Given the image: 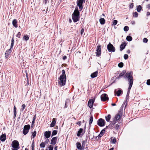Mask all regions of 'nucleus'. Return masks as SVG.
I'll return each instance as SVG.
<instances>
[{
	"label": "nucleus",
	"instance_id": "nucleus-48",
	"mask_svg": "<svg viewBox=\"0 0 150 150\" xmlns=\"http://www.w3.org/2000/svg\"><path fill=\"white\" fill-rule=\"evenodd\" d=\"M130 89H129V87L128 88V91L127 93V97L128 96H129V93L130 92Z\"/></svg>",
	"mask_w": 150,
	"mask_h": 150
},
{
	"label": "nucleus",
	"instance_id": "nucleus-5",
	"mask_svg": "<svg viewBox=\"0 0 150 150\" xmlns=\"http://www.w3.org/2000/svg\"><path fill=\"white\" fill-rule=\"evenodd\" d=\"M84 2L83 0H77L76 3L77 4V6L79 7L80 11H81L83 8V3Z\"/></svg>",
	"mask_w": 150,
	"mask_h": 150
},
{
	"label": "nucleus",
	"instance_id": "nucleus-55",
	"mask_svg": "<svg viewBox=\"0 0 150 150\" xmlns=\"http://www.w3.org/2000/svg\"><path fill=\"white\" fill-rule=\"evenodd\" d=\"M131 23L132 24V25H134L135 24V21H132L131 22Z\"/></svg>",
	"mask_w": 150,
	"mask_h": 150
},
{
	"label": "nucleus",
	"instance_id": "nucleus-32",
	"mask_svg": "<svg viewBox=\"0 0 150 150\" xmlns=\"http://www.w3.org/2000/svg\"><path fill=\"white\" fill-rule=\"evenodd\" d=\"M117 23V20H114L112 22V25L114 26L116 25Z\"/></svg>",
	"mask_w": 150,
	"mask_h": 150
},
{
	"label": "nucleus",
	"instance_id": "nucleus-9",
	"mask_svg": "<svg viewBox=\"0 0 150 150\" xmlns=\"http://www.w3.org/2000/svg\"><path fill=\"white\" fill-rule=\"evenodd\" d=\"M105 124V121L102 118L100 119L98 121L97 124L100 127H102L104 126Z\"/></svg>",
	"mask_w": 150,
	"mask_h": 150
},
{
	"label": "nucleus",
	"instance_id": "nucleus-30",
	"mask_svg": "<svg viewBox=\"0 0 150 150\" xmlns=\"http://www.w3.org/2000/svg\"><path fill=\"white\" fill-rule=\"evenodd\" d=\"M93 120V116L92 115L90 119L89 125H90L92 123Z\"/></svg>",
	"mask_w": 150,
	"mask_h": 150
},
{
	"label": "nucleus",
	"instance_id": "nucleus-18",
	"mask_svg": "<svg viewBox=\"0 0 150 150\" xmlns=\"http://www.w3.org/2000/svg\"><path fill=\"white\" fill-rule=\"evenodd\" d=\"M6 136L5 134H3L0 137V139L1 141L4 142L6 140Z\"/></svg>",
	"mask_w": 150,
	"mask_h": 150
},
{
	"label": "nucleus",
	"instance_id": "nucleus-45",
	"mask_svg": "<svg viewBox=\"0 0 150 150\" xmlns=\"http://www.w3.org/2000/svg\"><path fill=\"white\" fill-rule=\"evenodd\" d=\"M21 35V33L20 32H19L16 36V37H18L19 38H20Z\"/></svg>",
	"mask_w": 150,
	"mask_h": 150
},
{
	"label": "nucleus",
	"instance_id": "nucleus-62",
	"mask_svg": "<svg viewBox=\"0 0 150 150\" xmlns=\"http://www.w3.org/2000/svg\"><path fill=\"white\" fill-rule=\"evenodd\" d=\"M57 148H58V146H56L54 148V150H57Z\"/></svg>",
	"mask_w": 150,
	"mask_h": 150
},
{
	"label": "nucleus",
	"instance_id": "nucleus-43",
	"mask_svg": "<svg viewBox=\"0 0 150 150\" xmlns=\"http://www.w3.org/2000/svg\"><path fill=\"white\" fill-rule=\"evenodd\" d=\"M120 125H119V123H118V124H117L115 125V129H118Z\"/></svg>",
	"mask_w": 150,
	"mask_h": 150
},
{
	"label": "nucleus",
	"instance_id": "nucleus-3",
	"mask_svg": "<svg viewBox=\"0 0 150 150\" xmlns=\"http://www.w3.org/2000/svg\"><path fill=\"white\" fill-rule=\"evenodd\" d=\"M79 12L78 8L76 7L72 15V19L74 22H76L79 21Z\"/></svg>",
	"mask_w": 150,
	"mask_h": 150
},
{
	"label": "nucleus",
	"instance_id": "nucleus-33",
	"mask_svg": "<svg viewBox=\"0 0 150 150\" xmlns=\"http://www.w3.org/2000/svg\"><path fill=\"white\" fill-rule=\"evenodd\" d=\"M57 133V130H54L52 133V136L56 135Z\"/></svg>",
	"mask_w": 150,
	"mask_h": 150
},
{
	"label": "nucleus",
	"instance_id": "nucleus-51",
	"mask_svg": "<svg viewBox=\"0 0 150 150\" xmlns=\"http://www.w3.org/2000/svg\"><path fill=\"white\" fill-rule=\"evenodd\" d=\"M84 29L83 28H82L81 31V34L82 35L83 34V33L84 32Z\"/></svg>",
	"mask_w": 150,
	"mask_h": 150
},
{
	"label": "nucleus",
	"instance_id": "nucleus-61",
	"mask_svg": "<svg viewBox=\"0 0 150 150\" xmlns=\"http://www.w3.org/2000/svg\"><path fill=\"white\" fill-rule=\"evenodd\" d=\"M127 53H128V54H129V53H130V50H128L127 51Z\"/></svg>",
	"mask_w": 150,
	"mask_h": 150
},
{
	"label": "nucleus",
	"instance_id": "nucleus-24",
	"mask_svg": "<svg viewBox=\"0 0 150 150\" xmlns=\"http://www.w3.org/2000/svg\"><path fill=\"white\" fill-rule=\"evenodd\" d=\"M125 46V45L124 44H122L120 45V50L122 51L123 50Z\"/></svg>",
	"mask_w": 150,
	"mask_h": 150
},
{
	"label": "nucleus",
	"instance_id": "nucleus-52",
	"mask_svg": "<svg viewBox=\"0 0 150 150\" xmlns=\"http://www.w3.org/2000/svg\"><path fill=\"white\" fill-rule=\"evenodd\" d=\"M146 8L148 9H150V4H148L146 6Z\"/></svg>",
	"mask_w": 150,
	"mask_h": 150
},
{
	"label": "nucleus",
	"instance_id": "nucleus-8",
	"mask_svg": "<svg viewBox=\"0 0 150 150\" xmlns=\"http://www.w3.org/2000/svg\"><path fill=\"white\" fill-rule=\"evenodd\" d=\"M30 126L29 125H25L24 127L23 130V133L24 135H26L28 132Z\"/></svg>",
	"mask_w": 150,
	"mask_h": 150
},
{
	"label": "nucleus",
	"instance_id": "nucleus-6",
	"mask_svg": "<svg viewBox=\"0 0 150 150\" xmlns=\"http://www.w3.org/2000/svg\"><path fill=\"white\" fill-rule=\"evenodd\" d=\"M107 49L109 52H114L115 50V47L113 46L110 43H109L107 45Z\"/></svg>",
	"mask_w": 150,
	"mask_h": 150
},
{
	"label": "nucleus",
	"instance_id": "nucleus-44",
	"mask_svg": "<svg viewBox=\"0 0 150 150\" xmlns=\"http://www.w3.org/2000/svg\"><path fill=\"white\" fill-rule=\"evenodd\" d=\"M36 131H34L32 134V136L33 137V138H34L36 136Z\"/></svg>",
	"mask_w": 150,
	"mask_h": 150
},
{
	"label": "nucleus",
	"instance_id": "nucleus-2",
	"mask_svg": "<svg viewBox=\"0 0 150 150\" xmlns=\"http://www.w3.org/2000/svg\"><path fill=\"white\" fill-rule=\"evenodd\" d=\"M60 81H59V84L60 86H62L65 85L66 77L65 75V71L63 70L62 71V74L59 78Z\"/></svg>",
	"mask_w": 150,
	"mask_h": 150
},
{
	"label": "nucleus",
	"instance_id": "nucleus-35",
	"mask_svg": "<svg viewBox=\"0 0 150 150\" xmlns=\"http://www.w3.org/2000/svg\"><path fill=\"white\" fill-rule=\"evenodd\" d=\"M129 27L127 26H125L124 28V30L125 31H127L129 30Z\"/></svg>",
	"mask_w": 150,
	"mask_h": 150
},
{
	"label": "nucleus",
	"instance_id": "nucleus-47",
	"mask_svg": "<svg viewBox=\"0 0 150 150\" xmlns=\"http://www.w3.org/2000/svg\"><path fill=\"white\" fill-rule=\"evenodd\" d=\"M147 41H148V39L146 38H144L143 39V42H144L146 43V42H147Z\"/></svg>",
	"mask_w": 150,
	"mask_h": 150
},
{
	"label": "nucleus",
	"instance_id": "nucleus-16",
	"mask_svg": "<svg viewBox=\"0 0 150 150\" xmlns=\"http://www.w3.org/2000/svg\"><path fill=\"white\" fill-rule=\"evenodd\" d=\"M56 122V119L55 118H53L52 121L50 124V127H53L55 124Z\"/></svg>",
	"mask_w": 150,
	"mask_h": 150
},
{
	"label": "nucleus",
	"instance_id": "nucleus-40",
	"mask_svg": "<svg viewBox=\"0 0 150 150\" xmlns=\"http://www.w3.org/2000/svg\"><path fill=\"white\" fill-rule=\"evenodd\" d=\"M49 150H53V146L52 145H50L49 147Z\"/></svg>",
	"mask_w": 150,
	"mask_h": 150
},
{
	"label": "nucleus",
	"instance_id": "nucleus-63",
	"mask_svg": "<svg viewBox=\"0 0 150 150\" xmlns=\"http://www.w3.org/2000/svg\"><path fill=\"white\" fill-rule=\"evenodd\" d=\"M69 102H70V101L69 100H68L66 102V103H69Z\"/></svg>",
	"mask_w": 150,
	"mask_h": 150
},
{
	"label": "nucleus",
	"instance_id": "nucleus-46",
	"mask_svg": "<svg viewBox=\"0 0 150 150\" xmlns=\"http://www.w3.org/2000/svg\"><path fill=\"white\" fill-rule=\"evenodd\" d=\"M93 104H88V105L90 108H91L93 107Z\"/></svg>",
	"mask_w": 150,
	"mask_h": 150
},
{
	"label": "nucleus",
	"instance_id": "nucleus-31",
	"mask_svg": "<svg viewBox=\"0 0 150 150\" xmlns=\"http://www.w3.org/2000/svg\"><path fill=\"white\" fill-rule=\"evenodd\" d=\"M45 143L43 142H42L40 144V146L41 147H42V148H44L45 147Z\"/></svg>",
	"mask_w": 150,
	"mask_h": 150
},
{
	"label": "nucleus",
	"instance_id": "nucleus-10",
	"mask_svg": "<svg viewBox=\"0 0 150 150\" xmlns=\"http://www.w3.org/2000/svg\"><path fill=\"white\" fill-rule=\"evenodd\" d=\"M101 100L105 101L108 99V98L107 94L105 93L103 94L101 96Z\"/></svg>",
	"mask_w": 150,
	"mask_h": 150
},
{
	"label": "nucleus",
	"instance_id": "nucleus-13",
	"mask_svg": "<svg viewBox=\"0 0 150 150\" xmlns=\"http://www.w3.org/2000/svg\"><path fill=\"white\" fill-rule=\"evenodd\" d=\"M18 21L16 19H14L12 21V23L13 25L15 28H16L18 27Z\"/></svg>",
	"mask_w": 150,
	"mask_h": 150
},
{
	"label": "nucleus",
	"instance_id": "nucleus-20",
	"mask_svg": "<svg viewBox=\"0 0 150 150\" xmlns=\"http://www.w3.org/2000/svg\"><path fill=\"white\" fill-rule=\"evenodd\" d=\"M99 21L101 25H103L105 23V20L104 18H101L100 19Z\"/></svg>",
	"mask_w": 150,
	"mask_h": 150
},
{
	"label": "nucleus",
	"instance_id": "nucleus-4",
	"mask_svg": "<svg viewBox=\"0 0 150 150\" xmlns=\"http://www.w3.org/2000/svg\"><path fill=\"white\" fill-rule=\"evenodd\" d=\"M11 41V43L10 48L9 50H7L6 51V52L5 53V57L6 58V59L8 58L9 55L11 54L12 51L11 50V48H12L13 46L14 42V39L13 37L12 38Z\"/></svg>",
	"mask_w": 150,
	"mask_h": 150
},
{
	"label": "nucleus",
	"instance_id": "nucleus-28",
	"mask_svg": "<svg viewBox=\"0 0 150 150\" xmlns=\"http://www.w3.org/2000/svg\"><path fill=\"white\" fill-rule=\"evenodd\" d=\"M105 131L104 130H102L99 135V136L101 137L102 136H103L104 134V133H105Z\"/></svg>",
	"mask_w": 150,
	"mask_h": 150
},
{
	"label": "nucleus",
	"instance_id": "nucleus-56",
	"mask_svg": "<svg viewBox=\"0 0 150 150\" xmlns=\"http://www.w3.org/2000/svg\"><path fill=\"white\" fill-rule=\"evenodd\" d=\"M67 57L66 56H64L63 57V59L64 60L67 58Z\"/></svg>",
	"mask_w": 150,
	"mask_h": 150
},
{
	"label": "nucleus",
	"instance_id": "nucleus-41",
	"mask_svg": "<svg viewBox=\"0 0 150 150\" xmlns=\"http://www.w3.org/2000/svg\"><path fill=\"white\" fill-rule=\"evenodd\" d=\"M25 105L24 104H23L22 105V108L21 109V110L22 111H23V110L25 108Z\"/></svg>",
	"mask_w": 150,
	"mask_h": 150
},
{
	"label": "nucleus",
	"instance_id": "nucleus-17",
	"mask_svg": "<svg viewBox=\"0 0 150 150\" xmlns=\"http://www.w3.org/2000/svg\"><path fill=\"white\" fill-rule=\"evenodd\" d=\"M120 115L119 114H116L115 117V120H120Z\"/></svg>",
	"mask_w": 150,
	"mask_h": 150
},
{
	"label": "nucleus",
	"instance_id": "nucleus-50",
	"mask_svg": "<svg viewBox=\"0 0 150 150\" xmlns=\"http://www.w3.org/2000/svg\"><path fill=\"white\" fill-rule=\"evenodd\" d=\"M133 6H134V4H133V3H131L129 6V8H133Z\"/></svg>",
	"mask_w": 150,
	"mask_h": 150
},
{
	"label": "nucleus",
	"instance_id": "nucleus-49",
	"mask_svg": "<svg viewBox=\"0 0 150 150\" xmlns=\"http://www.w3.org/2000/svg\"><path fill=\"white\" fill-rule=\"evenodd\" d=\"M146 84L148 85H150V79L147 80Z\"/></svg>",
	"mask_w": 150,
	"mask_h": 150
},
{
	"label": "nucleus",
	"instance_id": "nucleus-37",
	"mask_svg": "<svg viewBox=\"0 0 150 150\" xmlns=\"http://www.w3.org/2000/svg\"><path fill=\"white\" fill-rule=\"evenodd\" d=\"M116 141V139L115 138H114L112 140H111V142L113 144H115Z\"/></svg>",
	"mask_w": 150,
	"mask_h": 150
},
{
	"label": "nucleus",
	"instance_id": "nucleus-42",
	"mask_svg": "<svg viewBox=\"0 0 150 150\" xmlns=\"http://www.w3.org/2000/svg\"><path fill=\"white\" fill-rule=\"evenodd\" d=\"M124 57L125 59H127L128 58V56L127 54H125L124 55Z\"/></svg>",
	"mask_w": 150,
	"mask_h": 150
},
{
	"label": "nucleus",
	"instance_id": "nucleus-7",
	"mask_svg": "<svg viewBox=\"0 0 150 150\" xmlns=\"http://www.w3.org/2000/svg\"><path fill=\"white\" fill-rule=\"evenodd\" d=\"M18 142L16 140H14L13 141L11 144L12 146L14 149H18L19 147Z\"/></svg>",
	"mask_w": 150,
	"mask_h": 150
},
{
	"label": "nucleus",
	"instance_id": "nucleus-57",
	"mask_svg": "<svg viewBox=\"0 0 150 150\" xmlns=\"http://www.w3.org/2000/svg\"><path fill=\"white\" fill-rule=\"evenodd\" d=\"M150 15V12H147V13H146V16H148Z\"/></svg>",
	"mask_w": 150,
	"mask_h": 150
},
{
	"label": "nucleus",
	"instance_id": "nucleus-23",
	"mask_svg": "<svg viewBox=\"0 0 150 150\" xmlns=\"http://www.w3.org/2000/svg\"><path fill=\"white\" fill-rule=\"evenodd\" d=\"M111 116L110 115H108L107 116L105 117V119L106 120L107 122H109L110 120Z\"/></svg>",
	"mask_w": 150,
	"mask_h": 150
},
{
	"label": "nucleus",
	"instance_id": "nucleus-60",
	"mask_svg": "<svg viewBox=\"0 0 150 150\" xmlns=\"http://www.w3.org/2000/svg\"><path fill=\"white\" fill-rule=\"evenodd\" d=\"M48 0H43V1L45 3V4H46L47 3Z\"/></svg>",
	"mask_w": 150,
	"mask_h": 150
},
{
	"label": "nucleus",
	"instance_id": "nucleus-26",
	"mask_svg": "<svg viewBox=\"0 0 150 150\" xmlns=\"http://www.w3.org/2000/svg\"><path fill=\"white\" fill-rule=\"evenodd\" d=\"M76 144V146L77 148L79 149H81V144L79 142H77Z\"/></svg>",
	"mask_w": 150,
	"mask_h": 150
},
{
	"label": "nucleus",
	"instance_id": "nucleus-36",
	"mask_svg": "<svg viewBox=\"0 0 150 150\" xmlns=\"http://www.w3.org/2000/svg\"><path fill=\"white\" fill-rule=\"evenodd\" d=\"M138 16V13L137 12H135L133 13V16L136 18Z\"/></svg>",
	"mask_w": 150,
	"mask_h": 150
},
{
	"label": "nucleus",
	"instance_id": "nucleus-25",
	"mask_svg": "<svg viewBox=\"0 0 150 150\" xmlns=\"http://www.w3.org/2000/svg\"><path fill=\"white\" fill-rule=\"evenodd\" d=\"M29 39V37L28 35H24L23 37V39L27 41Z\"/></svg>",
	"mask_w": 150,
	"mask_h": 150
},
{
	"label": "nucleus",
	"instance_id": "nucleus-54",
	"mask_svg": "<svg viewBox=\"0 0 150 150\" xmlns=\"http://www.w3.org/2000/svg\"><path fill=\"white\" fill-rule=\"evenodd\" d=\"M35 120H33L32 121V125H31L32 127H33V124L35 123Z\"/></svg>",
	"mask_w": 150,
	"mask_h": 150
},
{
	"label": "nucleus",
	"instance_id": "nucleus-53",
	"mask_svg": "<svg viewBox=\"0 0 150 150\" xmlns=\"http://www.w3.org/2000/svg\"><path fill=\"white\" fill-rule=\"evenodd\" d=\"M13 110H14V112H16V107L15 106H14Z\"/></svg>",
	"mask_w": 150,
	"mask_h": 150
},
{
	"label": "nucleus",
	"instance_id": "nucleus-27",
	"mask_svg": "<svg viewBox=\"0 0 150 150\" xmlns=\"http://www.w3.org/2000/svg\"><path fill=\"white\" fill-rule=\"evenodd\" d=\"M126 40L129 41H130L132 40V38L130 36H128L126 37Z\"/></svg>",
	"mask_w": 150,
	"mask_h": 150
},
{
	"label": "nucleus",
	"instance_id": "nucleus-64",
	"mask_svg": "<svg viewBox=\"0 0 150 150\" xmlns=\"http://www.w3.org/2000/svg\"><path fill=\"white\" fill-rule=\"evenodd\" d=\"M36 119V116H35L33 117V120H35V119Z\"/></svg>",
	"mask_w": 150,
	"mask_h": 150
},
{
	"label": "nucleus",
	"instance_id": "nucleus-29",
	"mask_svg": "<svg viewBox=\"0 0 150 150\" xmlns=\"http://www.w3.org/2000/svg\"><path fill=\"white\" fill-rule=\"evenodd\" d=\"M142 8L141 6L140 5L138 6L137 8V11L138 12H140Z\"/></svg>",
	"mask_w": 150,
	"mask_h": 150
},
{
	"label": "nucleus",
	"instance_id": "nucleus-59",
	"mask_svg": "<svg viewBox=\"0 0 150 150\" xmlns=\"http://www.w3.org/2000/svg\"><path fill=\"white\" fill-rule=\"evenodd\" d=\"M76 124H78L79 126H80L81 125V122H80V121H79L78 122H77Z\"/></svg>",
	"mask_w": 150,
	"mask_h": 150
},
{
	"label": "nucleus",
	"instance_id": "nucleus-15",
	"mask_svg": "<svg viewBox=\"0 0 150 150\" xmlns=\"http://www.w3.org/2000/svg\"><path fill=\"white\" fill-rule=\"evenodd\" d=\"M51 132L49 131L48 132L46 131L45 132L44 134V135L47 138H49L50 136Z\"/></svg>",
	"mask_w": 150,
	"mask_h": 150
},
{
	"label": "nucleus",
	"instance_id": "nucleus-34",
	"mask_svg": "<svg viewBox=\"0 0 150 150\" xmlns=\"http://www.w3.org/2000/svg\"><path fill=\"white\" fill-rule=\"evenodd\" d=\"M94 99H90L88 102V103H94Z\"/></svg>",
	"mask_w": 150,
	"mask_h": 150
},
{
	"label": "nucleus",
	"instance_id": "nucleus-22",
	"mask_svg": "<svg viewBox=\"0 0 150 150\" xmlns=\"http://www.w3.org/2000/svg\"><path fill=\"white\" fill-rule=\"evenodd\" d=\"M122 93V90L121 89H119L116 93L117 95L119 96Z\"/></svg>",
	"mask_w": 150,
	"mask_h": 150
},
{
	"label": "nucleus",
	"instance_id": "nucleus-19",
	"mask_svg": "<svg viewBox=\"0 0 150 150\" xmlns=\"http://www.w3.org/2000/svg\"><path fill=\"white\" fill-rule=\"evenodd\" d=\"M126 73V71L125 70L123 71L120 74L119 76H117L116 78V79H119L120 78V77L123 76Z\"/></svg>",
	"mask_w": 150,
	"mask_h": 150
},
{
	"label": "nucleus",
	"instance_id": "nucleus-11",
	"mask_svg": "<svg viewBox=\"0 0 150 150\" xmlns=\"http://www.w3.org/2000/svg\"><path fill=\"white\" fill-rule=\"evenodd\" d=\"M96 56L99 57L101 54V47L99 45L98 46L96 47Z\"/></svg>",
	"mask_w": 150,
	"mask_h": 150
},
{
	"label": "nucleus",
	"instance_id": "nucleus-39",
	"mask_svg": "<svg viewBox=\"0 0 150 150\" xmlns=\"http://www.w3.org/2000/svg\"><path fill=\"white\" fill-rule=\"evenodd\" d=\"M86 142V141H83L82 142V147H83V148H84L85 146V144Z\"/></svg>",
	"mask_w": 150,
	"mask_h": 150
},
{
	"label": "nucleus",
	"instance_id": "nucleus-38",
	"mask_svg": "<svg viewBox=\"0 0 150 150\" xmlns=\"http://www.w3.org/2000/svg\"><path fill=\"white\" fill-rule=\"evenodd\" d=\"M118 66L120 67H122L123 66V63L121 62L118 64Z\"/></svg>",
	"mask_w": 150,
	"mask_h": 150
},
{
	"label": "nucleus",
	"instance_id": "nucleus-14",
	"mask_svg": "<svg viewBox=\"0 0 150 150\" xmlns=\"http://www.w3.org/2000/svg\"><path fill=\"white\" fill-rule=\"evenodd\" d=\"M98 74V71H96L92 73L91 75V77L93 78L96 77Z\"/></svg>",
	"mask_w": 150,
	"mask_h": 150
},
{
	"label": "nucleus",
	"instance_id": "nucleus-21",
	"mask_svg": "<svg viewBox=\"0 0 150 150\" xmlns=\"http://www.w3.org/2000/svg\"><path fill=\"white\" fill-rule=\"evenodd\" d=\"M83 130V129L82 128H80V129L79 130L78 132V133L77 134V135L78 137H79L81 133L82 132Z\"/></svg>",
	"mask_w": 150,
	"mask_h": 150
},
{
	"label": "nucleus",
	"instance_id": "nucleus-1",
	"mask_svg": "<svg viewBox=\"0 0 150 150\" xmlns=\"http://www.w3.org/2000/svg\"><path fill=\"white\" fill-rule=\"evenodd\" d=\"M125 79H127L129 82V89H131L132 85L133 79L132 73L131 71L127 72L124 76Z\"/></svg>",
	"mask_w": 150,
	"mask_h": 150
},
{
	"label": "nucleus",
	"instance_id": "nucleus-58",
	"mask_svg": "<svg viewBox=\"0 0 150 150\" xmlns=\"http://www.w3.org/2000/svg\"><path fill=\"white\" fill-rule=\"evenodd\" d=\"M16 115V112H14L13 117L14 118H15Z\"/></svg>",
	"mask_w": 150,
	"mask_h": 150
},
{
	"label": "nucleus",
	"instance_id": "nucleus-12",
	"mask_svg": "<svg viewBox=\"0 0 150 150\" xmlns=\"http://www.w3.org/2000/svg\"><path fill=\"white\" fill-rule=\"evenodd\" d=\"M57 137H53L51 140L50 144L53 145H55L57 143Z\"/></svg>",
	"mask_w": 150,
	"mask_h": 150
}]
</instances>
